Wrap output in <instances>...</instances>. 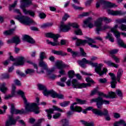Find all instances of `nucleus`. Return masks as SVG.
<instances>
[{"mask_svg": "<svg viewBox=\"0 0 126 126\" xmlns=\"http://www.w3.org/2000/svg\"><path fill=\"white\" fill-rule=\"evenodd\" d=\"M17 94L20 95L23 99L24 103L25 104L26 110L27 112H34L35 114H39V107L37 106V103H31L27 101V99L24 95V92L21 90H19L17 92Z\"/></svg>", "mask_w": 126, "mask_h": 126, "instance_id": "nucleus-1", "label": "nucleus"}, {"mask_svg": "<svg viewBox=\"0 0 126 126\" xmlns=\"http://www.w3.org/2000/svg\"><path fill=\"white\" fill-rule=\"evenodd\" d=\"M123 74V70L122 69H119L118 72H117V77L116 78L115 74L113 73H109V75L111 76L112 81L110 82L111 88H116V84H117V79L118 82H120V79L122 77Z\"/></svg>", "mask_w": 126, "mask_h": 126, "instance_id": "nucleus-2", "label": "nucleus"}, {"mask_svg": "<svg viewBox=\"0 0 126 126\" xmlns=\"http://www.w3.org/2000/svg\"><path fill=\"white\" fill-rule=\"evenodd\" d=\"M89 64H91L92 66L95 67L94 70L97 74H99V76H102V75H103L108 71V70L105 68L102 70V67H103V64L102 63L98 64V63H93L91 61H90Z\"/></svg>", "mask_w": 126, "mask_h": 126, "instance_id": "nucleus-3", "label": "nucleus"}, {"mask_svg": "<svg viewBox=\"0 0 126 126\" xmlns=\"http://www.w3.org/2000/svg\"><path fill=\"white\" fill-rule=\"evenodd\" d=\"M87 40H80L79 39L78 40L77 42V46H84L85 44L86 43H88L89 46H91L92 48H96V49H98L99 47L97 46L96 45L93 44H95L96 43V41H95L94 39L92 38H90L89 37L87 38Z\"/></svg>", "mask_w": 126, "mask_h": 126, "instance_id": "nucleus-4", "label": "nucleus"}, {"mask_svg": "<svg viewBox=\"0 0 126 126\" xmlns=\"http://www.w3.org/2000/svg\"><path fill=\"white\" fill-rule=\"evenodd\" d=\"M73 27V28H75V29L79 28V25H78V24L76 23H69L68 25H64V23L63 22H61L60 29L63 32H67L68 30H70V27Z\"/></svg>", "mask_w": 126, "mask_h": 126, "instance_id": "nucleus-5", "label": "nucleus"}, {"mask_svg": "<svg viewBox=\"0 0 126 126\" xmlns=\"http://www.w3.org/2000/svg\"><path fill=\"white\" fill-rule=\"evenodd\" d=\"M94 102L96 103V106L98 109H102L103 104H105V105L110 104L109 101L104 100L103 98L100 96L96 98H93L91 100V103H94Z\"/></svg>", "mask_w": 126, "mask_h": 126, "instance_id": "nucleus-6", "label": "nucleus"}, {"mask_svg": "<svg viewBox=\"0 0 126 126\" xmlns=\"http://www.w3.org/2000/svg\"><path fill=\"white\" fill-rule=\"evenodd\" d=\"M16 18V19H18V20L21 23H22V24H24V25H28V26H30L31 24L35 23V22H34L33 20L31 19V18L27 16H18Z\"/></svg>", "mask_w": 126, "mask_h": 126, "instance_id": "nucleus-7", "label": "nucleus"}, {"mask_svg": "<svg viewBox=\"0 0 126 126\" xmlns=\"http://www.w3.org/2000/svg\"><path fill=\"white\" fill-rule=\"evenodd\" d=\"M21 8L23 9V11L25 14H29L30 10H27L25 7H28L29 5L33 4L31 0H21Z\"/></svg>", "mask_w": 126, "mask_h": 126, "instance_id": "nucleus-8", "label": "nucleus"}, {"mask_svg": "<svg viewBox=\"0 0 126 126\" xmlns=\"http://www.w3.org/2000/svg\"><path fill=\"white\" fill-rule=\"evenodd\" d=\"M71 84L73 88H85L87 85H90L89 84H85L84 83L80 84L76 79H73L72 80Z\"/></svg>", "mask_w": 126, "mask_h": 126, "instance_id": "nucleus-9", "label": "nucleus"}, {"mask_svg": "<svg viewBox=\"0 0 126 126\" xmlns=\"http://www.w3.org/2000/svg\"><path fill=\"white\" fill-rule=\"evenodd\" d=\"M53 109H54L50 108L45 110V112L47 113V117L49 120H51V119H52V114H54V111H58V112H60L61 113H63V109L58 106H53Z\"/></svg>", "mask_w": 126, "mask_h": 126, "instance_id": "nucleus-10", "label": "nucleus"}, {"mask_svg": "<svg viewBox=\"0 0 126 126\" xmlns=\"http://www.w3.org/2000/svg\"><path fill=\"white\" fill-rule=\"evenodd\" d=\"M17 120L13 118V115H9L8 119L5 122V126H15Z\"/></svg>", "mask_w": 126, "mask_h": 126, "instance_id": "nucleus-11", "label": "nucleus"}, {"mask_svg": "<svg viewBox=\"0 0 126 126\" xmlns=\"http://www.w3.org/2000/svg\"><path fill=\"white\" fill-rule=\"evenodd\" d=\"M93 113L95 114V115H97V116H108L109 115V112L107 109H104L103 112H102L100 110L98 109H93Z\"/></svg>", "mask_w": 126, "mask_h": 126, "instance_id": "nucleus-12", "label": "nucleus"}, {"mask_svg": "<svg viewBox=\"0 0 126 126\" xmlns=\"http://www.w3.org/2000/svg\"><path fill=\"white\" fill-rule=\"evenodd\" d=\"M118 27H119V26L118 25H115L113 28L111 29V32H113V33L115 34L116 38H117V42L119 45V40H121V41H123V40L120 38V37H121V33L117 30Z\"/></svg>", "mask_w": 126, "mask_h": 126, "instance_id": "nucleus-13", "label": "nucleus"}, {"mask_svg": "<svg viewBox=\"0 0 126 126\" xmlns=\"http://www.w3.org/2000/svg\"><path fill=\"white\" fill-rule=\"evenodd\" d=\"M56 65L58 69H63V68H69V65L63 63V61H58L56 63Z\"/></svg>", "mask_w": 126, "mask_h": 126, "instance_id": "nucleus-14", "label": "nucleus"}, {"mask_svg": "<svg viewBox=\"0 0 126 126\" xmlns=\"http://www.w3.org/2000/svg\"><path fill=\"white\" fill-rule=\"evenodd\" d=\"M16 62L14 63L13 65H16V66H18V65H23L24 64V57H20L16 59Z\"/></svg>", "mask_w": 126, "mask_h": 126, "instance_id": "nucleus-15", "label": "nucleus"}, {"mask_svg": "<svg viewBox=\"0 0 126 126\" xmlns=\"http://www.w3.org/2000/svg\"><path fill=\"white\" fill-rule=\"evenodd\" d=\"M103 25V19L102 17L98 18L96 20L94 21V26L96 28V29L98 28H101Z\"/></svg>", "mask_w": 126, "mask_h": 126, "instance_id": "nucleus-16", "label": "nucleus"}, {"mask_svg": "<svg viewBox=\"0 0 126 126\" xmlns=\"http://www.w3.org/2000/svg\"><path fill=\"white\" fill-rule=\"evenodd\" d=\"M54 71H55V68H52L49 70H47V71L46 72L48 77L50 79H52V80L56 79V77H57L56 75L52 74Z\"/></svg>", "mask_w": 126, "mask_h": 126, "instance_id": "nucleus-17", "label": "nucleus"}, {"mask_svg": "<svg viewBox=\"0 0 126 126\" xmlns=\"http://www.w3.org/2000/svg\"><path fill=\"white\" fill-rule=\"evenodd\" d=\"M77 62L79 65H80V66L83 68H85V67H86L85 63L89 64L90 63V61L87 60L86 58H83L82 60H79Z\"/></svg>", "mask_w": 126, "mask_h": 126, "instance_id": "nucleus-18", "label": "nucleus"}, {"mask_svg": "<svg viewBox=\"0 0 126 126\" xmlns=\"http://www.w3.org/2000/svg\"><path fill=\"white\" fill-rule=\"evenodd\" d=\"M107 13L110 15L117 16V15H124V13L122 12V11H114L113 10H107Z\"/></svg>", "mask_w": 126, "mask_h": 126, "instance_id": "nucleus-19", "label": "nucleus"}, {"mask_svg": "<svg viewBox=\"0 0 126 126\" xmlns=\"http://www.w3.org/2000/svg\"><path fill=\"white\" fill-rule=\"evenodd\" d=\"M20 42V39H19V37L17 36H14L11 39L7 40L8 44L14 43L16 44V45H18Z\"/></svg>", "mask_w": 126, "mask_h": 126, "instance_id": "nucleus-20", "label": "nucleus"}, {"mask_svg": "<svg viewBox=\"0 0 126 126\" xmlns=\"http://www.w3.org/2000/svg\"><path fill=\"white\" fill-rule=\"evenodd\" d=\"M23 40L26 41L28 43H30V44H34L35 43V40L28 35H25L23 36Z\"/></svg>", "mask_w": 126, "mask_h": 126, "instance_id": "nucleus-21", "label": "nucleus"}, {"mask_svg": "<svg viewBox=\"0 0 126 126\" xmlns=\"http://www.w3.org/2000/svg\"><path fill=\"white\" fill-rule=\"evenodd\" d=\"M16 89V87H15V85L14 84H12V95H6L4 97V98L6 100H7V99H9V98H11V97H13L14 95L15 94V89Z\"/></svg>", "mask_w": 126, "mask_h": 126, "instance_id": "nucleus-22", "label": "nucleus"}, {"mask_svg": "<svg viewBox=\"0 0 126 126\" xmlns=\"http://www.w3.org/2000/svg\"><path fill=\"white\" fill-rule=\"evenodd\" d=\"M70 109L71 111H72L73 112L76 111V112H79V113H80V112L82 111V108L81 107L75 106L74 107V105H73V104L71 105Z\"/></svg>", "mask_w": 126, "mask_h": 126, "instance_id": "nucleus-23", "label": "nucleus"}, {"mask_svg": "<svg viewBox=\"0 0 126 126\" xmlns=\"http://www.w3.org/2000/svg\"><path fill=\"white\" fill-rule=\"evenodd\" d=\"M39 65L41 67H43V69H45L46 72L50 70L48 69V66L47 65V64H46V63H45L43 60H39Z\"/></svg>", "mask_w": 126, "mask_h": 126, "instance_id": "nucleus-24", "label": "nucleus"}, {"mask_svg": "<svg viewBox=\"0 0 126 126\" xmlns=\"http://www.w3.org/2000/svg\"><path fill=\"white\" fill-rule=\"evenodd\" d=\"M110 27L108 25H104L100 28L95 29V31L97 34H100L99 31H105L107 29H109Z\"/></svg>", "mask_w": 126, "mask_h": 126, "instance_id": "nucleus-25", "label": "nucleus"}, {"mask_svg": "<svg viewBox=\"0 0 126 126\" xmlns=\"http://www.w3.org/2000/svg\"><path fill=\"white\" fill-rule=\"evenodd\" d=\"M52 53L55 55H58L59 56H62L63 57L66 56L67 54L63 52V51H56L55 50H52Z\"/></svg>", "mask_w": 126, "mask_h": 126, "instance_id": "nucleus-26", "label": "nucleus"}, {"mask_svg": "<svg viewBox=\"0 0 126 126\" xmlns=\"http://www.w3.org/2000/svg\"><path fill=\"white\" fill-rule=\"evenodd\" d=\"M114 126H126V122L123 120H121L120 121L115 122L114 124Z\"/></svg>", "mask_w": 126, "mask_h": 126, "instance_id": "nucleus-27", "label": "nucleus"}, {"mask_svg": "<svg viewBox=\"0 0 126 126\" xmlns=\"http://www.w3.org/2000/svg\"><path fill=\"white\" fill-rule=\"evenodd\" d=\"M104 63L109 66H113V67H115V68H118L119 67V64H116L111 61H105Z\"/></svg>", "mask_w": 126, "mask_h": 126, "instance_id": "nucleus-28", "label": "nucleus"}, {"mask_svg": "<svg viewBox=\"0 0 126 126\" xmlns=\"http://www.w3.org/2000/svg\"><path fill=\"white\" fill-rule=\"evenodd\" d=\"M15 31V29H12L8 31H5L4 32H3L4 35H6V36H8L9 35H12L13 34V32Z\"/></svg>", "mask_w": 126, "mask_h": 126, "instance_id": "nucleus-29", "label": "nucleus"}, {"mask_svg": "<svg viewBox=\"0 0 126 126\" xmlns=\"http://www.w3.org/2000/svg\"><path fill=\"white\" fill-rule=\"evenodd\" d=\"M46 37H47L48 38H52L53 39H55L56 37H59L58 34H54V33L52 32L47 33L45 34Z\"/></svg>", "mask_w": 126, "mask_h": 126, "instance_id": "nucleus-30", "label": "nucleus"}, {"mask_svg": "<svg viewBox=\"0 0 126 126\" xmlns=\"http://www.w3.org/2000/svg\"><path fill=\"white\" fill-rule=\"evenodd\" d=\"M80 122L85 126H94V123L93 122H91L89 123L84 120H81Z\"/></svg>", "mask_w": 126, "mask_h": 126, "instance_id": "nucleus-31", "label": "nucleus"}, {"mask_svg": "<svg viewBox=\"0 0 126 126\" xmlns=\"http://www.w3.org/2000/svg\"><path fill=\"white\" fill-rule=\"evenodd\" d=\"M75 75V73L73 70H70L69 71H68V76L69 78H70V79L74 78Z\"/></svg>", "mask_w": 126, "mask_h": 126, "instance_id": "nucleus-32", "label": "nucleus"}, {"mask_svg": "<svg viewBox=\"0 0 126 126\" xmlns=\"http://www.w3.org/2000/svg\"><path fill=\"white\" fill-rule=\"evenodd\" d=\"M105 6L106 7L112 8V7H117V6H118L116 5V4L115 3H111L110 2L107 1L106 4H105Z\"/></svg>", "mask_w": 126, "mask_h": 126, "instance_id": "nucleus-33", "label": "nucleus"}, {"mask_svg": "<svg viewBox=\"0 0 126 126\" xmlns=\"http://www.w3.org/2000/svg\"><path fill=\"white\" fill-rule=\"evenodd\" d=\"M6 84L5 83H3L1 85V87L0 88V90L3 93H5V91L7 90V88L5 87Z\"/></svg>", "mask_w": 126, "mask_h": 126, "instance_id": "nucleus-34", "label": "nucleus"}, {"mask_svg": "<svg viewBox=\"0 0 126 126\" xmlns=\"http://www.w3.org/2000/svg\"><path fill=\"white\" fill-rule=\"evenodd\" d=\"M86 81H87V82H88V83H86V84H90V85H87L86 86V87H87V86H91V84H92L94 83V81H93V80H92V79H91V78H90V77L86 78Z\"/></svg>", "mask_w": 126, "mask_h": 126, "instance_id": "nucleus-35", "label": "nucleus"}, {"mask_svg": "<svg viewBox=\"0 0 126 126\" xmlns=\"http://www.w3.org/2000/svg\"><path fill=\"white\" fill-rule=\"evenodd\" d=\"M74 34H75V35H83V33H82V31H81V29H80L79 28L75 29Z\"/></svg>", "mask_w": 126, "mask_h": 126, "instance_id": "nucleus-36", "label": "nucleus"}, {"mask_svg": "<svg viewBox=\"0 0 126 126\" xmlns=\"http://www.w3.org/2000/svg\"><path fill=\"white\" fill-rule=\"evenodd\" d=\"M58 39H59V37H55L54 39V42H51V43H50V45H51V46H58L59 43V42H58Z\"/></svg>", "mask_w": 126, "mask_h": 126, "instance_id": "nucleus-37", "label": "nucleus"}, {"mask_svg": "<svg viewBox=\"0 0 126 126\" xmlns=\"http://www.w3.org/2000/svg\"><path fill=\"white\" fill-rule=\"evenodd\" d=\"M116 96V93L114 92H110L108 93V95H107L108 98H112V99H114L115 98Z\"/></svg>", "mask_w": 126, "mask_h": 126, "instance_id": "nucleus-38", "label": "nucleus"}, {"mask_svg": "<svg viewBox=\"0 0 126 126\" xmlns=\"http://www.w3.org/2000/svg\"><path fill=\"white\" fill-rule=\"evenodd\" d=\"M106 39H109V41L112 42L114 41V38H113L112 34H111V32H110L107 33V35L106 36Z\"/></svg>", "mask_w": 126, "mask_h": 126, "instance_id": "nucleus-39", "label": "nucleus"}, {"mask_svg": "<svg viewBox=\"0 0 126 126\" xmlns=\"http://www.w3.org/2000/svg\"><path fill=\"white\" fill-rule=\"evenodd\" d=\"M61 122L63 124V126H68L69 122L67 119H62ZM47 126H51L50 125H48Z\"/></svg>", "mask_w": 126, "mask_h": 126, "instance_id": "nucleus-40", "label": "nucleus"}, {"mask_svg": "<svg viewBox=\"0 0 126 126\" xmlns=\"http://www.w3.org/2000/svg\"><path fill=\"white\" fill-rule=\"evenodd\" d=\"M51 26H53L52 23H47L46 24H44L41 26V28H47L48 27H51Z\"/></svg>", "mask_w": 126, "mask_h": 126, "instance_id": "nucleus-41", "label": "nucleus"}, {"mask_svg": "<svg viewBox=\"0 0 126 126\" xmlns=\"http://www.w3.org/2000/svg\"><path fill=\"white\" fill-rule=\"evenodd\" d=\"M52 90L49 91L47 89V88L43 91V94L44 96H49V95H51V92Z\"/></svg>", "mask_w": 126, "mask_h": 126, "instance_id": "nucleus-42", "label": "nucleus"}, {"mask_svg": "<svg viewBox=\"0 0 126 126\" xmlns=\"http://www.w3.org/2000/svg\"><path fill=\"white\" fill-rule=\"evenodd\" d=\"M119 42V45L120 46V47H122V48H124L125 49H126V44H125V42L123 40H121V39L118 40Z\"/></svg>", "mask_w": 126, "mask_h": 126, "instance_id": "nucleus-43", "label": "nucleus"}, {"mask_svg": "<svg viewBox=\"0 0 126 126\" xmlns=\"http://www.w3.org/2000/svg\"><path fill=\"white\" fill-rule=\"evenodd\" d=\"M40 61H43L44 59H46L47 57L46 56V53L44 52H41L40 54Z\"/></svg>", "mask_w": 126, "mask_h": 126, "instance_id": "nucleus-44", "label": "nucleus"}, {"mask_svg": "<svg viewBox=\"0 0 126 126\" xmlns=\"http://www.w3.org/2000/svg\"><path fill=\"white\" fill-rule=\"evenodd\" d=\"M76 101L78 104H81V105L83 104H86V100H83L81 99L76 98Z\"/></svg>", "mask_w": 126, "mask_h": 126, "instance_id": "nucleus-45", "label": "nucleus"}, {"mask_svg": "<svg viewBox=\"0 0 126 126\" xmlns=\"http://www.w3.org/2000/svg\"><path fill=\"white\" fill-rule=\"evenodd\" d=\"M50 95L52 98H57V96L58 95V93L55 92V91L51 90V92L50 93Z\"/></svg>", "mask_w": 126, "mask_h": 126, "instance_id": "nucleus-46", "label": "nucleus"}, {"mask_svg": "<svg viewBox=\"0 0 126 126\" xmlns=\"http://www.w3.org/2000/svg\"><path fill=\"white\" fill-rule=\"evenodd\" d=\"M35 72V70L33 69H27L26 70V74H32V73H34Z\"/></svg>", "mask_w": 126, "mask_h": 126, "instance_id": "nucleus-47", "label": "nucleus"}, {"mask_svg": "<svg viewBox=\"0 0 126 126\" xmlns=\"http://www.w3.org/2000/svg\"><path fill=\"white\" fill-rule=\"evenodd\" d=\"M119 29H121L122 31H126V25L122 24L118 27Z\"/></svg>", "mask_w": 126, "mask_h": 126, "instance_id": "nucleus-48", "label": "nucleus"}, {"mask_svg": "<svg viewBox=\"0 0 126 126\" xmlns=\"http://www.w3.org/2000/svg\"><path fill=\"white\" fill-rule=\"evenodd\" d=\"M70 103V101H64L60 103V106H61V107H66V106L69 105Z\"/></svg>", "mask_w": 126, "mask_h": 126, "instance_id": "nucleus-49", "label": "nucleus"}, {"mask_svg": "<svg viewBox=\"0 0 126 126\" xmlns=\"http://www.w3.org/2000/svg\"><path fill=\"white\" fill-rule=\"evenodd\" d=\"M102 19V21L104 20V21L105 22V23H110V22H112V20L111 19H109L107 17H102L101 18Z\"/></svg>", "mask_w": 126, "mask_h": 126, "instance_id": "nucleus-50", "label": "nucleus"}, {"mask_svg": "<svg viewBox=\"0 0 126 126\" xmlns=\"http://www.w3.org/2000/svg\"><path fill=\"white\" fill-rule=\"evenodd\" d=\"M112 59L114 60V61H115V63H120V58H118L117 56L115 55H112L111 56Z\"/></svg>", "mask_w": 126, "mask_h": 126, "instance_id": "nucleus-51", "label": "nucleus"}, {"mask_svg": "<svg viewBox=\"0 0 126 126\" xmlns=\"http://www.w3.org/2000/svg\"><path fill=\"white\" fill-rule=\"evenodd\" d=\"M80 50L81 55L82 57H87L86 53H85V52H84V49H83V48H80Z\"/></svg>", "mask_w": 126, "mask_h": 126, "instance_id": "nucleus-52", "label": "nucleus"}, {"mask_svg": "<svg viewBox=\"0 0 126 126\" xmlns=\"http://www.w3.org/2000/svg\"><path fill=\"white\" fill-rule=\"evenodd\" d=\"M37 86L38 87L39 90H43V91H44L47 88L45 86L40 84H38Z\"/></svg>", "mask_w": 126, "mask_h": 126, "instance_id": "nucleus-53", "label": "nucleus"}, {"mask_svg": "<svg viewBox=\"0 0 126 126\" xmlns=\"http://www.w3.org/2000/svg\"><path fill=\"white\" fill-rule=\"evenodd\" d=\"M92 20V17H89L84 21V24H85L86 25L87 24H89V23L91 22Z\"/></svg>", "mask_w": 126, "mask_h": 126, "instance_id": "nucleus-54", "label": "nucleus"}, {"mask_svg": "<svg viewBox=\"0 0 126 126\" xmlns=\"http://www.w3.org/2000/svg\"><path fill=\"white\" fill-rule=\"evenodd\" d=\"M116 94L119 97H123V92L120 90H116Z\"/></svg>", "mask_w": 126, "mask_h": 126, "instance_id": "nucleus-55", "label": "nucleus"}, {"mask_svg": "<svg viewBox=\"0 0 126 126\" xmlns=\"http://www.w3.org/2000/svg\"><path fill=\"white\" fill-rule=\"evenodd\" d=\"M69 18V15L67 14H65L64 16L62 18L63 21L62 22H63V21H66L67 18Z\"/></svg>", "mask_w": 126, "mask_h": 126, "instance_id": "nucleus-56", "label": "nucleus"}, {"mask_svg": "<svg viewBox=\"0 0 126 126\" xmlns=\"http://www.w3.org/2000/svg\"><path fill=\"white\" fill-rule=\"evenodd\" d=\"M118 52H119V50L113 49L109 51V54H110V55H115V54H117Z\"/></svg>", "mask_w": 126, "mask_h": 126, "instance_id": "nucleus-57", "label": "nucleus"}, {"mask_svg": "<svg viewBox=\"0 0 126 126\" xmlns=\"http://www.w3.org/2000/svg\"><path fill=\"white\" fill-rule=\"evenodd\" d=\"M88 15H89V12L83 13V14L79 15V18H81V17H84V16H88Z\"/></svg>", "mask_w": 126, "mask_h": 126, "instance_id": "nucleus-58", "label": "nucleus"}, {"mask_svg": "<svg viewBox=\"0 0 126 126\" xmlns=\"http://www.w3.org/2000/svg\"><path fill=\"white\" fill-rule=\"evenodd\" d=\"M39 17L41 19H43L44 18H45V17H46V15L45 13H40L39 14Z\"/></svg>", "mask_w": 126, "mask_h": 126, "instance_id": "nucleus-59", "label": "nucleus"}, {"mask_svg": "<svg viewBox=\"0 0 126 126\" xmlns=\"http://www.w3.org/2000/svg\"><path fill=\"white\" fill-rule=\"evenodd\" d=\"M16 110L15 107L14 106V105L11 104V114H12V115L13 116V111Z\"/></svg>", "mask_w": 126, "mask_h": 126, "instance_id": "nucleus-60", "label": "nucleus"}, {"mask_svg": "<svg viewBox=\"0 0 126 126\" xmlns=\"http://www.w3.org/2000/svg\"><path fill=\"white\" fill-rule=\"evenodd\" d=\"M16 4H17V1H15L14 3L10 5V7H9V10L11 11V8L12 7L14 8L15 6H16Z\"/></svg>", "mask_w": 126, "mask_h": 126, "instance_id": "nucleus-61", "label": "nucleus"}, {"mask_svg": "<svg viewBox=\"0 0 126 126\" xmlns=\"http://www.w3.org/2000/svg\"><path fill=\"white\" fill-rule=\"evenodd\" d=\"M98 95H99L100 96H102L103 97H105V98H108V97L106 94H105L102 92H98Z\"/></svg>", "mask_w": 126, "mask_h": 126, "instance_id": "nucleus-62", "label": "nucleus"}, {"mask_svg": "<svg viewBox=\"0 0 126 126\" xmlns=\"http://www.w3.org/2000/svg\"><path fill=\"white\" fill-rule=\"evenodd\" d=\"M72 56L73 58H75V57H78V53L74 51L71 52Z\"/></svg>", "mask_w": 126, "mask_h": 126, "instance_id": "nucleus-63", "label": "nucleus"}, {"mask_svg": "<svg viewBox=\"0 0 126 126\" xmlns=\"http://www.w3.org/2000/svg\"><path fill=\"white\" fill-rule=\"evenodd\" d=\"M61 113H56L53 115V119H59L61 117Z\"/></svg>", "mask_w": 126, "mask_h": 126, "instance_id": "nucleus-64", "label": "nucleus"}]
</instances>
